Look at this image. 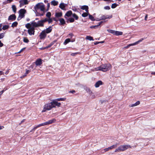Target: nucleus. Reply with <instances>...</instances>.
<instances>
[{
  "label": "nucleus",
  "mask_w": 155,
  "mask_h": 155,
  "mask_svg": "<svg viewBox=\"0 0 155 155\" xmlns=\"http://www.w3.org/2000/svg\"><path fill=\"white\" fill-rule=\"evenodd\" d=\"M111 68V65L108 63L101 65L96 69L97 71H101L104 72H106L109 71Z\"/></svg>",
  "instance_id": "1"
},
{
  "label": "nucleus",
  "mask_w": 155,
  "mask_h": 155,
  "mask_svg": "<svg viewBox=\"0 0 155 155\" xmlns=\"http://www.w3.org/2000/svg\"><path fill=\"white\" fill-rule=\"evenodd\" d=\"M131 147L129 145H121L118 147L117 149L115 150V152L124 151L127 149L128 148Z\"/></svg>",
  "instance_id": "2"
},
{
  "label": "nucleus",
  "mask_w": 155,
  "mask_h": 155,
  "mask_svg": "<svg viewBox=\"0 0 155 155\" xmlns=\"http://www.w3.org/2000/svg\"><path fill=\"white\" fill-rule=\"evenodd\" d=\"M54 107L52 101L50 103L45 104L44 107V110L42 111V112H44L46 110H50L52 108Z\"/></svg>",
  "instance_id": "3"
},
{
  "label": "nucleus",
  "mask_w": 155,
  "mask_h": 155,
  "mask_svg": "<svg viewBox=\"0 0 155 155\" xmlns=\"http://www.w3.org/2000/svg\"><path fill=\"white\" fill-rule=\"evenodd\" d=\"M26 12V10L25 9H21L19 11V15L21 18H24L25 16V14Z\"/></svg>",
  "instance_id": "4"
},
{
  "label": "nucleus",
  "mask_w": 155,
  "mask_h": 155,
  "mask_svg": "<svg viewBox=\"0 0 155 155\" xmlns=\"http://www.w3.org/2000/svg\"><path fill=\"white\" fill-rule=\"evenodd\" d=\"M47 36L46 33L45 32V30L42 31L39 35V37L41 39H44Z\"/></svg>",
  "instance_id": "5"
},
{
  "label": "nucleus",
  "mask_w": 155,
  "mask_h": 155,
  "mask_svg": "<svg viewBox=\"0 0 155 155\" xmlns=\"http://www.w3.org/2000/svg\"><path fill=\"white\" fill-rule=\"evenodd\" d=\"M28 29V34L30 35H34L35 28H34L33 27H31Z\"/></svg>",
  "instance_id": "6"
},
{
  "label": "nucleus",
  "mask_w": 155,
  "mask_h": 155,
  "mask_svg": "<svg viewBox=\"0 0 155 155\" xmlns=\"http://www.w3.org/2000/svg\"><path fill=\"white\" fill-rule=\"evenodd\" d=\"M20 3L19 6L21 7L24 5L28 4V0H20L19 1Z\"/></svg>",
  "instance_id": "7"
},
{
  "label": "nucleus",
  "mask_w": 155,
  "mask_h": 155,
  "mask_svg": "<svg viewBox=\"0 0 155 155\" xmlns=\"http://www.w3.org/2000/svg\"><path fill=\"white\" fill-rule=\"evenodd\" d=\"M39 9L41 11L43 12V13L42 14H40L39 13V16H43L45 12H46V11H45V6L44 5H40V3H39Z\"/></svg>",
  "instance_id": "8"
},
{
  "label": "nucleus",
  "mask_w": 155,
  "mask_h": 155,
  "mask_svg": "<svg viewBox=\"0 0 155 155\" xmlns=\"http://www.w3.org/2000/svg\"><path fill=\"white\" fill-rule=\"evenodd\" d=\"M35 10H34L36 14V16H39V12L38 11L39 10V3H38L34 7Z\"/></svg>",
  "instance_id": "9"
},
{
  "label": "nucleus",
  "mask_w": 155,
  "mask_h": 155,
  "mask_svg": "<svg viewBox=\"0 0 155 155\" xmlns=\"http://www.w3.org/2000/svg\"><path fill=\"white\" fill-rule=\"evenodd\" d=\"M16 16L15 14L10 15L8 18V20L9 21H14L15 20Z\"/></svg>",
  "instance_id": "10"
},
{
  "label": "nucleus",
  "mask_w": 155,
  "mask_h": 155,
  "mask_svg": "<svg viewBox=\"0 0 155 155\" xmlns=\"http://www.w3.org/2000/svg\"><path fill=\"white\" fill-rule=\"evenodd\" d=\"M112 17V15L109 16L108 15L105 16L104 15H102L101 17V18L99 20H98V21H100L101 20H105V19L107 18H110Z\"/></svg>",
  "instance_id": "11"
},
{
  "label": "nucleus",
  "mask_w": 155,
  "mask_h": 155,
  "mask_svg": "<svg viewBox=\"0 0 155 155\" xmlns=\"http://www.w3.org/2000/svg\"><path fill=\"white\" fill-rule=\"evenodd\" d=\"M31 24L32 25V27H33L34 28H35L39 26V21L37 22H35V21H31Z\"/></svg>",
  "instance_id": "12"
},
{
  "label": "nucleus",
  "mask_w": 155,
  "mask_h": 155,
  "mask_svg": "<svg viewBox=\"0 0 155 155\" xmlns=\"http://www.w3.org/2000/svg\"><path fill=\"white\" fill-rule=\"evenodd\" d=\"M52 103H53V105L54 106V107H55L56 106H57L58 107H60V103L58 102L57 101H56V100H52Z\"/></svg>",
  "instance_id": "13"
},
{
  "label": "nucleus",
  "mask_w": 155,
  "mask_h": 155,
  "mask_svg": "<svg viewBox=\"0 0 155 155\" xmlns=\"http://www.w3.org/2000/svg\"><path fill=\"white\" fill-rule=\"evenodd\" d=\"M88 7L87 5H83L81 6V9L84 10H85V11L88 14H89V10H88Z\"/></svg>",
  "instance_id": "14"
},
{
  "label": "nucleus",
  "mask_w": 155,
  "mask_h": 155,
  "mask_svg": "<svg viewBox=\"0 0 155 155\" xmlns=\"http://www.w3.org/2000/svg\"><path fill=\"white\" fill-rule=\"evenodd\" d=\"M56 121V120L55 119H53L51 120H49L47 122H46V124H47V125L51 124L52 123L55 122Z\"/></svg>",
  "instance_id": "15"
},
{
  "label": "nucleus",
  "mask_w": 155,
  "mask_h": 155,
  "mask_svg": "<svg viewBox=\"0 0 155 155\" xmlns=\"http://www.w3.org/2000/svg\"><path fill=\"white\" fill-rule=\"evenodd\" d=\"M117 144L113 145L110 147H108L107 148H106L104 149L105 151H107L108 150H109L112 149L113 148H116L117 147Z\"/></svg>",
  "instance_id": "16"
},
{
  "label": "nucleus",
  "mask_w": 155,
  "mask_h": 155,
  "mask_svg": "<svg viewBox=\"0 0 155 155\" xmlns=\"http://www.w3.org/2000/svg\"><path fill=\"white\" fill-rule=\"evenodd\" d=\"M103 84V82L101 81H99L95 83V86L96 87H98L100 85Z\"/></svg>",
  "instance_id": "17"
},
{
  "label": "nucleus",
  "mask_w": 155,
  "mask_h": 155,
  "mask_svg": "<svg viewBox=\"0 0 155 155\" xmlns=\"http://www.w3.org/2000/svg\"><path fill=\"white\" fill-rule=\"evenodd\" d=\"M58 20L60 21V25H64L66 24L65 21L64 19L63 18H61L59 19Z\"/></svg>",
  "instance_id": "18"
},
{
  "label": "nucleus",
  "mask_w": 155,
  "mask_h": 155,
  "mask_svg": "<svg viewBox=\"0 0 155 155\" xmlns=\"http://www.w3.org/2000/svg\"><path fill=\"white\" fill-rule=\"evenodd\" d=\"M72 15V12L71 10L68 11L65 14V15L64 16V17L65 18H66V16H67L69 17L71 16Z\"/></svg>",
  "instance_id": "19"
},
{
  "label": "nucleus",
  "mask_w": 155,
  "mask_h": 155,
  "mask_svg": "<svg viewBox=\"0 0 155 155\" xmlns=\"http://www.w3.org/2000/svg\"><path fill=\"white\" fill-rule=\"evenodd\" d=\"M66 6V5L65 4L63 3H62L60 4L59 7L61 9L63 10H65Z\"/></svg>",
  "instance_id": "20"
},
{
  "label": "nucleus",
  "mask_w": 155,
  "mask_h": 155,
  "mask_svg": "<svg viewBox=\"0 0 155 155\" xmlns=\"http://www.w3.org/2000/svg\"><path fill=\"white\" fill-rule=\"evenodd\" d=\"M45 30V32L46 34L50 33L52 30V26H49L48 28H47Z\"/></svg>",
  "instance_id": "21"
},
{
  "label": "nucleus",
  "mask_w": 155,
  "mask_h": 155,
  "mask_svg": "<svg viewBox=\"0 0 155 155\" xmlns=\"http://www.w3.org/2000/svg\"><path fill=\"white\" fill-rule=\"evenodd\" d=\"M33 66L32 67V68H33L34 66H35V67H36L37 66L39 65V58L37 59L35 62L33 63Z\"/></svg>",
  "instance_id": "22"
},
{
  "label": "nucleus",
  "mask_w": 155,
  "mask_h": 155,
  "mask_svg": "<svg viewBox=\"0 0 155 155\" xmlns=\"http://www.w3.org/2000/svg\"><path fill=\"white\" fill-rule=\"evenodd\" d=\"M74 41H71V40L70 38H67L64 41V42L63 44L64 45H66L70 41H71L72 42H73V41H74Z\"/></svg>",
  "instance_id": "23"
},
{
  "label": "nucleus",
  "mask_w": 155,
  "mask_h": 155,
  "mask_svg": "<svg viewBox=\"0 0 155 155\" xmlns=\"http://www.w3.org/2000/svg\"><path fill=\"white\" fill-rule=\"evenodd\" d=\"M62 15V13L61 12H57L55 14V16L57 18L61 17Z\"/></svg>",
  "instance_id": "24"
},
{
  "label": "nucleus",
  "mask_w": 155,
  "mask_h": 155,
  "mask_svg": "<svg viewBox=\"0 0 155 155\" xmlns=\"http://www.w3.org/2000/svg\"><path fill=\"white\" fill-rule=\"evenodd\" d=\"M51 5H52L54 6H56L58 5V1H56L55 0H53L51 1Z\"/></svg>",
  "instance_id": "25"
},
{
  "label": "nucleus",
  "mask_w": 155,
  "mask_h": 155,
  "mask_svg": "<svg viewBox=\"0 0 155 155\" xmlns=\"http://www.w3.org/2000/svg\"><path fill=\"white\" fill-rule=\"evenodd\" d=\"M123 32L121 31H115V33L114 35H116L117 36L118 35H122Z\"/></svg>",
  "instance_id": "26"
},
{
  "label": "nucleus",
  "mask_w": 155,
  "mask_h": 155,
  "mask_svg": "<svg viewBox=\"0 0 155 155\" xmlns=\"http://www.w3.org/2000/svg\"><path fill=\"white\" fill-rule=\"evenodd\" d=\"M57 41V40H54L53 41L51 42L49 45L47 46V48L51 47L52 45H53Z\"/></svg>",
  "instance_id": "27"
},
{
  "label": "nucleus",
  "mask_w": 155,
  "mask_h": 155,
  "mask_svg": "<svg viewBox=\"0 0 155 155\" xmlns=\"http://www.w3.org/2000/svg\"><path fill=\"white\" fill-rule=\"evenodd\" d=\"M89 16V18L92 21H94L95 19L94 18V17L93 16L90 15L89 13L88 14Z\"/></svg>",
  "instance_id": "28"
},
{
  "label": "nucleus",
  "mask_w": 155,
  "mask_h": 155,
  "mask_svg": "<svg viewBox=\"0 0 155 155\" xmlns=\"http://www.w3.org/2000/svg\"><path fill=\"white\" fill-rule=\"evenodd\" d=\"M25 27L27 28H30L32 27V25L31 24V22L29 23H28L25 25Z\"/></svg>",
  "instance_id": "29"
},
{
  "label": "nucleus",
  "mask_w": 155,
  "mask_h": 155,
  "mask_svg": "<svg viewBox=\"0 0 155 155\" xmlns=\"http://www.w3.org/2000/svg\"><path fill=\"white\" fill-rule=\"evenodd\" d=\"M140 104V102L139 101H137L134 104H132L131 106V107H133L135 106H136L139 104Z\"/></svg>",
  "instance_id": "30"
},
{
  "label": "nucleus",
  "mask_w": 155,
  "mask_h": 155,
  "mask_svg": "<svg viewBox=\"0 0 155 155\" xmlns=\"http://www.w3.org/2000/svg\"><path fill=\"white\" fill-rule=\"evenodd\" d=\"M12 7L14 12L15 13H16L17 10L16 6L15 5H13Z\"/></svg>",
  "instance_id": "31"
},
{
  "label": "nucleus",
  "mask_w": 155,
  "mask_h": 155,
  "mask_svg": "<svg viewBox=\"0 0 155 155\" xmlns=\"http://www.w3.org/2000/svg\"><path fill=\"white\" fill-rule=\"evenodd\" d=\"M143 40H144V39L143 38H141L139 40L137 41L134 43L133 45H136L137 44H139V43H140V42L142 41Z\"/></svg>",
  "instance_id": "32"
},
{
  "label": "nucleus",
  "mask_w": 155,
  "mask_h": 155,
  "mask_svg": "<svg viewBox=\"0 0 155 155\" xmlns=\"http://www.w3.org/2000/svg\"><path fill=\"white\" fill-rule=\"evenodd\" d=\"M68 21L71 23L73 22L74 21V19L73 18H70L68 19V20L67 21V22L68 23Z\"/></svg>",
  "instance_id": "33"
},
{
  "label": "nucleus",
  "mask_w": 155,
  "mask_h": 155,
  "mask_svg": "<svg viewBox=\"0 0 155 155\" xmlns=\"http://www.w3.org/2000/svg\"><path fill=\"white\" fill-rule=\"evenodd\" d=\"M86 39L90 41L94 40L93 38L90 36H87L86 38Z\"/></svg>",
  "instance_id": "34"
},
{
  "label": "nucleus",
  "mask_w": 155,
  "mask_h": 155,
  "mask_svg": "<svg viewBox=\"0 0 155 155\" xmlns=\"http://www.w3.org/2000/svg\"><path fill=\"white\" fill-rule=\"evenodd\" d=\"M18 24V23L17 21H15L12 23L11 26L12 27H16L17 25Z\"/></svg>",
  "instance_id": "35"
},
{
  "label": "nucleus",
  "mask_w": 155,
  "mask_h": 155,
  "mask_svg": "<svg viewBox=\"0 0 155 155\" xmlns=\"http://www.w3.org/2000/svg\"><path fill=\"white\" fill-rule=\"evenodd\" d=\"M107 30L109 32L112 34L114 35L115 31L111 29H107Z\"/></svg>",
  "instance_id": "36"
},
{
  "label": "nucleus",
  "mask_w": 155,
  "mask_h": 155,
  "mask_svg": "<svg viewBox=\"0 0 155 155\" xmlns=\"http://www.w3.org/2000/svg\"><path fill=\"white\" fill-rule=\"evenodd\" d=\"M9 27V26L8 25H4L2 28V29L3 30H5L8 29Z\"/></svg>",
  "instance_id": "37"
},
{
  "label": "nucleus",
  "mask_w": 155,
  "mask_h": 155,
  "mask_svg": "<svg viewBox=\"0 0 155 155\" xmlns=\"http://www.w3.org/2000/svg\"><path fill=\"white\" fill-rule=\"evenodd\" d=\"M72 16L75 19V20H77L78 19V17L75 14H72Z\"/></svg>",
  "instance_id": "38"
},
{
  "label": "nucleus",
  "mask_w": 155,
  "mask_h": 155,
  "mask_svg": "<svg viewBox=\"0 0 155 155\" xmlns=\"http://www.w3.org/2000/svg\"><path fill=\"white\" fill-rule=\"evenodd\" d=\"M118 5L117 4H116V3H114L112 5L111 7L112 8H116L117 6Z\"/></svg>",
  "instance_id": "39"
},
{
  "label": "nucleus",
  "mask_w": 155,
  "mask_h": 155,
  "mask_svg": "<svg viewBox=\"0 0 155 155\" xmlns=\"http://www.w3.org/2000/svg\"><path fill=\"white\" fill-rule=\"evenodd\" d=\"M51 13L50 12H48L46 14V16L48 18H51Z\"/></svg>",
  "instance_id": "40"
},
{
  "label": "nucleus",
  "mask_w": 155,
  "mask_h": 155,
  "mask_svg": "<svg viewBox=\"0 0 155 155\" xmlns=\"http://www.w3.org/2000/svg\"><path fill=\"white\" fill-rule=\"evenodd\" d=\"M23 41L25 43H28L29 42V40L26 37L24 38Z\"/></svg>",
  "instance_id": "41"
},
{
  "label": "nucleus",
  "mask_w": 155,
  "mask_h": 155,
  "mask_svg": "<svg viewBox=\"0 0 155 155\" xmlns=\"http://www.w3.org/2000/svg\"><path fill=\"white\" fill-rule=\"evenodd\" d=\"M5 33H0V39L3 38L5 36Z\"/></svg>",
  "instance_id": "42"
},
{
  "label": "nucleus",
  "mask_w": 155,
  "mask_h": 155,
  "mask_svg": "<svg viewBox=\"0 0 155 155\" xmlns=\"http://www.w3.org/2000/svg\"><path fill=\"white\" fill-rule=\"evenodd\" d=\"M48 24H50V23H52L53 21L52 18H48Z\"/></svg>",
  "instance_id": "43"
},
{
  "label": "nucleus",
  "mask_w": 155,
  "mask_h": 155,
  "mask_svg": "<svg viewBox=\"0 0 155 155\" xmlns=\"http://www.w3.org/2000/svg\"><path fill=\"white\" fill-rule=\"evenodd\" d=\"M88 15V13L86 12H84L82 14V16L84 17H85Z\"/></svg>",
  "instance_id": "44"
},
{
  "label": "nucleus",
  "mask_w": 155,
  "mask_h": 155,
  "mask_svg": "<svg viewBox=\"0 0 155 155\" xmlns=\"http://www.w3.org/2000/svg\"><path fill=\"white\" fill-rule=\"evenodd\" d=\"M44 23L41 20L39 21V27H43L44 26Z\"/></svg>",
  "instance_id": "45"
},
{
  "label": "nucleus",
  "mask_w": 155,
  "mask_h": 155,
  "mask_svg": "<svg viewBox=\"0 0 155 155\" xmlns=\"http://www.w3.org/2000/svg\"><path fill=\"white\" fill-rule=\"evenodd\" d=\"M86 90L87 92H89L90 94L92 93V92L91 91L89 88L86 87Z\"/></svg>",
  "instance_id": "46"
},
{
  "label": "nucleus",
  "mask_w": 155,
  "mask_h": 155,
  "mask_svg": "<svg viewBox=\"0 0 155 155\" xmlns=\"http://www.w3.org/2000/svg\"><path fill=\"white\" fill-rule=\"evenodd\" d=\"M98 26L97 25H92L90 27V28H97L98 27Z\"/></svg>",
  "instance_id": "47"
},
{
  "label": "nucleus",
  "mask_w": 155,
  "mask_h": 155,
  "mask_svg": "<svg viewBox=\"0 0 155 155\" xmlns=\"http://www.w3.org/2000/svg\"><path fill=\"white\" fill-rule=\"evenodd\" d=\"M65 99L64 98H57L54 100H56L57 101H64Z\"/></svg>",
  "instance_id": "48"
},
{
  "label": "nucleus",
  "mask_w": 155,
  "mask_h": 155,
  "mask_svg": "<svg viewBox=\"0 0 155 155\" xmlns=\"http://www.w3.org/2000/svg\"><path fill=\"white\" fill-rule=\"evenodd\" d=\"M38 127H39V125H38L37 126L34 127L33 129H32L30 131V132H32L33 131L35 130V129L37 128Z\"/></svg>",
  "instance_id": "49"
},
{
  "label": "nucleus",
  "mask_w": 155,
  "mask_h": 155,
  "mask_svg": "<svg viewBox=\"0 0 155 155\" xmlns=\"http://www.w3.org/2000/svg\"><path fill=\"white\" fill-rule=\"evenodd\" d=\"M43 61L44 62V61L43 60H42L41 59L39 58V66L42 64Z\"/></svg>",
  "instance_id": "50"
},
{
  "label": "nucleus",
  "mask_w": 155,
  "mask_h": 155,
  "mask_svg": "<svg viewBox=\"0 0 155 155\" xmlns=\"http://www.w3.org/2000/svg\"><path fill=\"white\" fill-rule=\"evenodd\" d=\"M46 123V122L42 123V124H39V127L47 125V124H45Z\"/></svg>",
  "instance_id": "51"
},
{
  "label": "nucleus",
  "mask_w": 155,
  "mask_h": 155,
  "mask_svg": "<svg viewBox=\"0 0 155 155\" xmlns=\"http://www.w3.org/2000/svg\"><path fill=\"white\" fill-rule=\"evenodd\" d=\"M78 54V52L72 53L71 54V55L72 56H75L76 54Z\"/></svg>",
  "instance_id": "52"
},
{
  "label": "nucleus",
  "mask_w": 155,
  "mask_h": 155,
  "mask_svg": "<svg viewBox=\"0 0 155 155\" xmlns=\"http://www.w3.org/2000/svg\"><path fill=\"white\" fill-rule=\"evenodd\" d=\"M41 21H42V22H43V23L47 21H48V18H46L44 19L41 20Z\"/></svg>",
  "instance_id": "53"
},
{
  "label": "nucleus",
  "mask_w": 155,
  "mask_h": 155,
  "mask_svg": "<svg viewBox=\"0 0 155 155\" xmlns=\"http://www.w3.org/2000/svg\"><path fill=\"white\" fill-rule=\"evenodd\" d=\"M104 9L106 10H109L110 7L109 6H106L104 7Z\"/></svg>",
  "instance_id": "54"
},
{
  "label": "nucleus",
  "mask_w": 155,
  "mask_h": 155,
  "mask_svg": "<svg viewBox=\"0 0 155 155\" xmlns=\"http://www.w3.org/2000/svg\"><path fill=\"white\" fill-rule=\"evenodd\" d=\"M30 70L26 69V72L25 74H26V75H27V74H28L29 73H30Z\"/></svg>",
  "instance_id": "55"
},
{
  "label": "nucleus",
  "mask_w": 155,
  "mask_h": 155,
  "mask_svg": "<svg viewBox=\"0 0 155 155\" xmlns=\"http://www.w3.org/2000/svg\"><path fill=\"white\" fill-rule=\"evenodd\" d=\"M26 48H22V49H21V50L19 51L18 52H17V53H20L23 51L24 50H25Z\"/></svg>",
  "instance_id": "56"
},
{
  "label": "nucleus",
  "mask_w": 155,
  "mask_h": 155,
  "mask_svg": "<svg viewBox=\"0 0 155 155\" xmlns=\"http://www.w3.org/2000/svg\"><path fill=\"white\" fill-rule=\"evenodd\" d=\"M47 9L46 10V11H47L50 7V3H48L47 4Z\"/></svg>",
  "instance_id": "57"
},
{
  "label": "nucleus",
  "mask_w": 155,
  "mask_h": 155,
  "mask_svg": "<svg viewBox=\"0 0 155 155\" xmlns=\"http://www.w3.org/2000/svg\"><path fill=\"white\" fill-rule=\"evenodd\" d=\"M75 92V90H72L70 91H69V93H70L74 94Z\"/></svg>",
  "instance_id": "58"
},
{
  "label": "nucleus",
  "mask_w": 155,
  "mask_h": 155,
  "mask_svg": "<svg viewBox=\"0 0 155 155\" xmlns=\"http://www.w3.org/2000/svg\"><path fill=\"white\" fill-rule=\"evenodd\" d=\"M68 35L69 36V37L71 38H72V36H74V35L72 33H70Z\"/></svg>",
  "instance_id": "59"
},
{
  "label": "nucleus",
  "mask_w": 155,
  "mask_h": 155,
  "mask_svg": "<svg viewBox=\"0 0 155 155\" xmlns=\"http://www.w3.org/2000/svg\"><path fill=\"white\" fill-rule=\"evenodd\" d=\"M105 21H101L99 23H98V24L97 25H98V26H100L102 23H103V22H105Z\"/></svg>",
  "instance_id": "60"
},
{
  "label": "nucleus",
  "mask_w": 155,
  "mask_h": 155,
  "mask_svg": "<svg viewBox=\"0 0 155 155\" xmlns=\"http://www.w3.org/2000/svg\"><path fill=\"white\" fill-rule=\"evenodd\" d=\"M26 76V74H24L22 76H21L20 77V78H24V77H25Z\"/></svg>",
  "instance_id": "61"
},
{
  "label": "nucleus",
  "mask_w": 155,
  "mask_h": 155,
  "mask_svg": "<svg viewBox=\"0 0 155 155\" xmlns=\"http://www.w3.org/2000/svg\"><path fill=\"white\" fill-rule=\"evenodd\" d=\"M4 45V44L1 41H0V48L2 47Z\"/></svg>",
  "instance_id": "62"
},
{
  "label": "nucleus",
  "mask_w": 155,
  "mask_h": 155,
  "mask_svg": "<svg viewBox=\"0 0 155 155\" xmlns=\"http://www.w3.org/2000/svg\"><path fill=\"white\" fill-rule=\"evenodd\" d=\"M47 46H46V47L39 48V49L42 50H44V49H47Z\"/></svg>",
  "instance_id": "63"
},
{
  "label": "nucleus",
  "mask_w": 155,
  "mask_h": 155,
  "mask_svg": "<svg viewBox=\"0 0 155 155\" xmlns=\"http://www.w3.org/2000/svg\"><path fill=\"white\" fill-rule=\"evenodd\" d=\"M22 18H21V16H19H19L17 18V20L19 21L20 20H21Z\"/></svg>",
  "instance_id": "64"
}]
</instances>
